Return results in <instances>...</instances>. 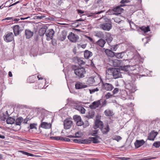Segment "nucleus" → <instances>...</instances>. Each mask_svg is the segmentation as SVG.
I'll use <instances>...</instances> for the list:
<instances>
[{
    "label": "nucleus",
    "mask_w": 160,
    "mask_h": 160,
    "mask_svg": "<svg viewBox=\"0 0 160 160\" xmlns=\"http://www.w3.org/2000/svg\"><path fill=\"white\" fill-rule=\"evenodd\" d=\"M72 69L74 71V73L78 78H84L86 73V71L85 68L81 66L72 65L71 67Z\"/></svg>",
    "instance_id": "1"
},
{
    "label": "nucleus",
    "mask_w": 160,
    "mask_h": 160,
    "mask_svg": "<svg viewBox=\"0 0 160 160\" xmlns=\"http://www.w3.org/2000/svg\"><path fill=\"white\" fill-rule=\"evenodd\" d=\"M106 74L112 75L114 79L121 78L122 76L121 70L114 68H109L106 71Z\"/></svg>",
    "instance_id": "2"
},
{
    "label": "nucleus",
    "mask_w": 160,
    "mask_h": 160,
    "mask_svg": "<svg viewBox=\"0 0 160 160\" xmlns=\"http://www.w3.org/2000/svg\"><path fill=\"white\" fill-rule=\"evenodd\" d=\"M99 20H102V23L99 25V28L104 31H109L112 27L111 22L107 20L108 19L107 18H101Z\"/></svg>",
    "instance_id": "3"
},
{
    "label": "nucleus",
    "mask_w": 160,
    "mask_h": 160,
    "mask_svg": "<svg viewBox=\"0 0 160 160\" xmlns=\"http://www.w3.org/2000/svg\"><path fill=\"white\" fill-rule=\"evenodd\" d=\"M44 33L42 34H43L45 33V35L47 36V39L48 41H49L52 39L53 36L54 34V32L53 29H50L47 31L44 30ZM42 36V35H40Z\"/></svg>",
    "instance_id": "4"
},
{
    "label": "nucleus",
    "mask_w": 160,
    "mask_h": 160,
    "mask_svg": "<svg viewBox=\"0 0 160 160\" xmlns=\"http://www.w3.org/2000/svg\"><path fill=\"white\" fill-rule=\"evenodd\" d=\"M3 39L4 41L7 42H11L13 41L14 38L13 33L9 32L3 36Z\"/></svg>",
    "instance_id": "5"
},
{
    "label": "nucleus",
    "mask_w": 160,
    "mask_h": 160,
    "mask_svg": "<svg viewBox=\"0 0 160 160\" xmlns=\"http://www.w3.org/2000/svg\"><path fill=\"white\" fill-rule=\"evenodd\" d=\"M124 6L125 5H122L113 7L112 9V10L114 12L113 14L116 15H118L120 14L124 10L122 8H121V7Z\"/></svg>",
    "instance_id": "6"
},
{
    "label": "nucleus",
    "mask_w": 160,
    "mask_h": 160,
    "mask_svg": "<svg viewBox=\"0 0 160 160\" xmlns=\"http://www.w3.org/2000/svg\"><path fill=\"white\" fill-rule=\"evenodd\" d=\"M68 39L71 42H75L78 39L79 37L78 35L71 32L68 36Z\"/></svg>",
    "instance_id": "7"
},
{
    "label": "nucleus",
    "mask_w": 160,
    "mask_h": 160,
    "mask_svg": "<svg viewBox=\"0 0 160 160\" xmlns=\"http://www.w3.org/2000/svg\"><path fill=\"white\" fill-rule=\"evenodd\" d=\"M102 86L103 89L107 91H111L114 88L113 85L108 83L102 82Z\"/></svg>",
    "instance_id": "8"
},
{
    "label": "nucleus",
    "mask_w": 160,
    "mask_h": 160,
    "mask_svg": "<svg viewBox=\"0 0 160 160\" xmlns=\"http://www.w3.org/2000/svg\"><path fill=\"white\" fill-rule=\"evenodd\" d=\"M14 35L16 36L19 35L23 31V29L20 28L18 25H16L12 27Z\"/></svg>",
    "instance_id": "9"
},
{
    "label": "nucleus",
    "mask_w": 160,
    "mask_h": 160,
    "mask_svg": "<svg viewBox=\"0 0 160 160\" xmlns=\"http://www.w3.org/2000/svg\"><path fill=\"white\" fill-rule=\"evenodd\" d=\"M101 105V100H98L92 102V104L89 106V108L92 109H95L99 107Z\"/></svg>",
    "instance_id": "10"
},
{
    "label": "nucleus",
    "mask_w": 160,
    "mask_h": 160,
    "mask_svg": "<svg viewBox=\"0 0 160 160\" xmlns=\"http://www.w3.org/2000/svg\"><path fill=\"white\" fill-rule=\"evenodd\" d=\"M72 124V122L69 119H66L64 121V125L65 129H69Z\"/></svg>",
    "instance_id": "11"
},
{
    "label": "nucleus",
    "mask_w": 160,
    "mask_h": 160,
    "mask_svg": "<svg viewBox=\"0 0 160 160\" xmlns=\"http://www.w3.org/2000/svg\"><path fill=\"white\" fill-rule=\"evenodd\" d=\"M158 134V132H155L154 130H152L149 133L148 139L150 140L153 141Z\"/></svg>",
    "instance_id": "12"
},
{
    "label": "nucleus",
    "mask_w": 160,
    "mask_h": 160,
    "mask_svg": "<svg viewBox=\"0 0 160 160\" xmlns=\"http://www.w3.org/2000/svg\"><path fill=\"white\" fill-rule=\"evenodd\" d=\"M103 125V122L97 119L95 122V125L93 126V128L95 129H97L98 128H101Z\"/></svg>",
    "instance_id": "13"
},
{
    "label": "nucleus",
    "mask_w": 160,
    "mask_h": 160,
    "mask_svg": "<svg viewBox=\"0 0 160 160\" xmlns=\"http://www.w3.org/2000/svg\"><path fill=\"white\" fill-rule=\"evenodd\" d=\"M75 86L76 89H77L84 88L88 87V86L85 85L84 83L79 82H77L75 84Z\"/></svg>",
    "instance_id": "14"
},
{
    "label": "nucleus",
    "mask_w": 160,
    "mask_h": 160,
    "mask_svg": "<svg viewBox=\"0 0 160 160\" xmlns=\"http://www.w3.org/2000/svg\"><path fill=\"white\" fill-rule=\"evenodd\" d=\"M100 129L102 132L104 134H107L110 130L109 126L108 125L106 126H103V125Z\"/></svg>",
    "instance_id": "15"
},
{
    "label": "nucleus",
    "mask_w": 160,
    "mask_h": 160,
    "mask_svg": "<svg viewBox=\"0 0 160 160\" xmlns=\"http://www.w3.org/2000/svg\"><path fill=\"white\" fill-rule=\"evenodd\" d=\"M106 43V42L105 40L102 38H100L95 42V44L101 48H103Z\"/></svg>",
    "instance_id": "16"
},
{
    "label": "nucleus",
    "mask_w": 160,
    "mask_h": 160,
    "mask_svg": "<svg viewBox=\"0 0 160 160\" xmlns=\"http://www.w3.org/2000/svg\"><path fill=\"white\" fill-rule=\"evenodd\" d=\"M145 142L143 140H137L134 142V145L136 148H138L142 145Z\"/></svg>",
    "instance_id": "17"
},
{
    "label": "nucleus",
    "mask_w": 160,
    "mask_h": 160,
    "mask_svg": "<svg viewBox=\"0 0 160 160\" xmlns=\"http://www.w3.org/2000/svg\"><path fill=\"white\" fill-rule=\"evenodd\" d=\"M89 139L91 141V142H92L93 143H99L100 142V141L99 140V139H100L101 138L99 136L96 135L95 137H89Z\"/></svg>",
    "instance_id": "18"
},
{
    "label": "nucleus",
    "mask_w": 160,
    "mask_h": 160,
    "mask_svg": "<svg viewBox=\"0 0 160 160\" xmlns=\"http://www.w3.org/2000/svg\"><path fill=\"white\" fill-rule=\"evenodd\" d=\"M33 32L28 29H26L25 31V35L27 39L31 38L33 36Z\"/></svg>",
    "instance_id": "19"
},
{
    "label": "nucleus",
    "mask_w": 160,
    "mask_h": 160,
    "mask_svg": "<svg viewBox=\"0 0 160 160\" xmlns=\"http://www.w3.org/2000/svg\"><path fill=\"white\" fill-rule=\"evenodd\" d=\"M105 52L108 57H113L115 56V53L112 50L107 49L105 50Z\"/></svg>",
    "instance_id": "20"
},
{
    "label": "nucleus",
    "mask_w": 160,
    "mask_h": 160,
    "mask_svg": "<svg viewBox=\"0 0 160 160\" xmlns=\"http://www.w3.org/2000/svg\"><path fill=\"white\" fill-rule=\"evenodd\" d=\"M67 32L65 31H62L61 34L59 37V40L61 41H63L66 38Z\"/></svg>",
    "instance_id": "21"
},
{
    "label": "nucleus",
    "mask_w": 160,
    "mask_h": 160,
    "mask_svg": "<svg viewBox=\"0 0 160 160\" xmlns=\"http://www.w3.org/2000/svg\"><path fill=\"white\" fill-rule=\"evenodd\" d=\"M75 109L80 112L81 113L84 114L85 112V109L80 105H76L75 107Z\"/></svg>",
    "instance_id": "22"
},
{
    "label": "nucleus",
    "mask_w": 160,
    "mask_h": 160,
    "mask_svg": "<svg viewBox=\"0 0 160 160\" xmlns=\"http://www.w3.org/2000/svg\"><path fill=\"white\" fill-rule=\"evenodd\" d=\"M40 126L43 128H49L51 127V124L49 123L43 122L41 123Z\"/></svg>",
    "instance_id": "23"
},
{
    "label": "nucleus",
    "mask_w": 160,
    "mask_h": 160,
    "mask_svg": "<svg viewBox=\"0 0 160 160\" xmlns=\"http://www.w3.org/2000/svg\"><path fill=\"white\" fill-rule=\"evenodd\" d=\"M113 40V38L111 36V35L108 33L106 35V41L109 44L111 43Z\"/></svg>",
    "instance_id": "24"
},
{
    "label": "nucleus",
    "mask_w": 160,
    "mask_h": 160,
    "mask_svg": "<svg viewBox=\"0 0 160 160\" xmlns=\"http://www.w3.org/2000/svg\"><path fill=\"white\" fill-rule=\"evenodd\" d=\"M105 115L107 117H111L114 115L112 111L110 109H107L104 112Z\"/></svg>",
    "instance_id": "25"
},
{
    "label": "nucleus",
    "mask_w": 160,
    "mask_h": 160,
    "mask_svg": "<svg viewBox=\"0 0 160 160\" xmlns=\"http://www.w3.org/2000/svg\"><path fill=\"white\" fill-rule=\"evenodd\" d=\"M95 114L94 111L93 110H91L89 111L88 114L86 115V117L88 118H92L94 117Z\"/></svg>",
    "instance_id": "26"
},
{
    "label": "nucleus",
    "mask_w": 160,
    "mask_h": 160,
    "mask_svg": "<svg viewBox=\"0 0 160 160\" xmlns=\"http://www.w3.org/2000/svg\"><path fill=\"white\" fill-rule=\"evenodd\" d=\"M92 53L88 50H85L84 52V57L86 59H88L92 56Z\"/></svg>",
    "instance_id": "27"
},
{
    "label": "nucleus",
    "mask_w": 160,
    "mask_h": 160,
    "mask_svg": "<svg viewBox=\"0 0 160 160\" xmlns=\"http://www.w3.org/2000/svg\"><path fill=\"white\" fill-rule=\"evenodd\" d=\"M15 121L14 118L9 117V116L6 120V122L8 124H13Z\"/></svg>",
    "instance_id": "28"
},
{
    "label": "nucleus",
    "mask_w": 160,
    "mask_h": 160,
    "mask_svg": "<svg viewBox=\"0 0 160 160\" xmlns=\"http://www.w3.org/2000/svg\"><path fill=\"white\" fill-rule=\"evenodd\" d=\"M120 61L118 60H115L112 61V64L114 67H119L121 66Z\"/></svg>",
    "instance_id": "29"
},
{
    "label": "nucleus",
    "mask_w": 160,
    "mask_h": 160,
    "mask_svg": "<svg viewBox=\"0 0 160 160\" xmlns=\"http://www.w3.org/2000/svg\"><path fill=\"white\" fill-rule=\"evenodd\" d=\"M37 79L36 76L35 75H33L30 76L28 79V81L30 83H33Z\"/></svg>",
    "instance_id": "30"
},
{
    "label": "nucleus",
    "mask_w": 160,
    "mask_h": 160,
    "mask_svg": "<svg viewBox=\"0 0 160 160\" xmlns=\"http://www.w3.org/2000/svg\"><path fill=\"white\" fill-rule=\"evenodd\" d=\"M23 121V118L21 117H19L16 119L15 122L16 125L20 126Z\"/></svg>",
    "instance_id": "31"
},
{
    "label": "nucleus",
    "mask_w": 160,
    "mask_h": 160,
    "mask_svg": "<svg viewBox=\"0 0 160 160\" xmlns=\"http://www.w3.org/2000/svg\"><path fill=\"white\" fill-rule=\"evenodd\" d=\"M9 115L8 113V111H6L5 113H2V116H1V119L2 121H5L7 117H8Z\"/></svg>",
    "instance_id": "32"
},
{
    "label": "nucleus",
    "mask_w": 160,
    "mask_h": 160,
    "mask_svg": "<svg viewBox=\"0 0 160 160\" xmlns=\"http://www.w3.org/2000/svg\"><path fill=\"white\" fill-rule=\"evenodd\" d=\"M95 82L94 77H89L87 81V83L90 85L93 84Z\"/></svg>",
    "instance_id": "33"
},
{
    "label": "nucleus",
    "mask_w": 160,
    "mask_h": 160,
    "mask_svg": "<svg viewBox=\"0 0 160 160\" xmlns=\"http://www.w3.org/2000/svg\"><path fill=\"white\" fill-rule=\"evenodd\" d=\"M140 29L144 32H147L149 31H150V29L149 26L146 27L144 26H143L142 27L139 28Z\"/></svg>",
    "instance_id": "34"
},
{
    "label": "nucleus",
    "mask_w": 160,
    "mask_h": 160,
    "mask_svg": "<svg viewBox=\"0 0 160 160\" xmlns=\"http://www.w3.org/2000/svg\"><path fill=\"white\" fill-rule=\"evenodd\" d=\"M124 53L123 52H121L120 53H115V56L117 58L119 59L122 58L124 56Z\"/></svg>",
    "instance_id": "35"
},
{
    "label": "nucleus",
    "mask_w": 160,
    "mask_h": 160,
    "mask_svg": "<svg viewBox=\"0 0 160 160\" xmlns=\"http://www.w3.org/2000/svg\"><path fill=\"white\" fill-rule=\"evenodd\" d=\"M95 36L101 38H103L104 37V34L101 31L97 32L95 34Z\"/></svg>",
    "instance_id": "36"
},
{
    "label": "nucleus",
    "mask_w": 160,
    "mask_h": 160,
    "mask_svg": "<svg viewBox=\"0 0 160 160\" xmlns=\"http://www.w3.org/2000/svg\"><path fill=\"white\" fill-rule=\"evenodd\" d=\"M80 144H87L89 143H91V141L90 140V139H83L81 140L80 141Z\"/></svg>",
    "instance_id": "37"
},
{
    "label": "nucleus",
    "mask_w": 160,
    "mask_h": 160,
    "mask_svg": "<svg viewBox=\"0 0 160 160\" xmlns=\"http://www.w3.org/2000/svg\"><path fill=\"white\" fill-rule=\"evenodd\" d=\"M73 119L77 123V122L81 120V118L80 116H78V115H75L73 116Z\"/></svg>",
    "instance_id": "38"
},
{
    "label": "nucleus",
    "mask_w": 160,
    "mask_h": 160,
    "mask_svg": "<svg viewBox=\"0 0 160 160\" xmlns=\"http://www.w3.org/2000/svg\"><path fill=\"white\" fill-rule=\"evenodd\" d=\"M153 146L156 148H158L160 147V141L155 142L153 144Z\"/></svg>",
    "instance_id": "39"
},
{
    "label": "nucleus",
    "mask_w": 160,
    "mask_h": 160,
    "mask_svg": "<svg viewBox=\"0 0 160 160\" xmlns=\"http://www.w3.org/2000/svg\"><path fill=\"white\" fill-rule=\"evenodd\" d=\"M50 138L53 139L55 140H61L62 139V137L59 136H55V137H51Z\"/></svg>",
    "instance_id": "40"
},
{
    "label": "nucleus",
    "mask_w": 160,
    "mask_h": 160,
    "mask_svg": "<svg viewBox=\"0 0 160 160\" xmlns=\"http://www.w3.org/2000/svg\"><path fill=\"white\" fill-rule=\"evenodd\" d=\"M121 69L122 70L127 72L128 71L129 67L128 66H121L120 67Z\"/></svg>",
    "instance_id": "41"
},
{
    "label": "nucleus",
    "mask_w": 160,
    "mask_h": 160,
    "mask_svg": "<svg viewBox=\"0 0 160 160\" xmlns=\"http://www.w3.org/2000/svg\"><path fill=\"white\" fill-rule=\"evenodd\" d=\"M77 61L79 65H84L85 63V62H84L82 60L79 58L77 59Z\"/></svg>",
    "instance_id": "42"
},
{
    "label": "nucleus",
    "mask_w": 160,
    "mask_h": 160,
    "mask_svg": "<svg viewBox=\"0 0 160 160\" xmlns=\"http://www.w3.org/2000/svg\"><path fill=\"white\" fill-rule=\"evenodd\" d=\"M76 124L78 126H81L82 125H84V122L81 119V120L77 122L76 123Z\"/></svg>",
    "instance_id": "43"
},
{
    "label": "nucleus",
    "mask_w": 160,
    "mask_h": 160,
    "mask_svg": "<svg viewBox=\"0 0 160 160\" xmlns=\"http://www.w3.org/2000/svg\"><path fill=\"white\" fill-rule=\"evenodd\" d=\"M155 157H152V158H147L146 157L144 158H143L139 159H137L136 160H150L151 159H154L155 158Z\"/></svg>",
    "instance_id": "44"
},
{
    "label": "nucleus",
    "mask_w": 160,
    "mask_h": 160,
    "mask_svg": "<svg viewBox=\"0 0 160 160\" xmlns=\"http://www.w3.org/2000/svg\"><path fill=\"white\" fill-rule=\"evenodd\" d=\"M99 90L98 88H94L92 89H89L90 93V94H92L96 91H98Z\"/></svg>",
    "instance_id": "45"
},
{
    "label": "nucleus",
    "mask_w": 160,
    "mask_h": 160,
    "mask_svg": "<svg viewBox=\"0 0 160 160\" xmlns=\"http://www.w3.org/2000/svg\"><path fill=\"white\" fill-rule=\"evenodd\" d=\"M37 124L33 123V124H31L30 125V129H37V127H36V125Z\"/></svg>",
    "instance_id": "46"
},
{
    "label": "nucleus",
    "mask_w": 160,
    "mask_h": 160,
    "mask_svg": "<svg viewBox=\"0 0 160 160\" xmlns=\"http://www.w3.org/2000/svg\"><path fill=\"white\" fill-rule=\"evenodd\" d=\"M112 97V95L110 92H108L106 95H105V98L106 99H108Z\"/></svg>",
    "instance_id": "47"
},
{
    "label": "nucleus",
    "mask_w": 160,
    "mask_h": 160,
    "mask_svg": "<svg viewBox=\"0 0 160 160\" xmlns=\"http://www.w3.org/2000/svg\"><path fill=\"white\" fill-rule=\"evenodd\" d=\"M117 49V45L112 46V47L111 49L113 51H116Z\"/></svg>",
    "instance_id": "48"
},
{
    "label": "nucleus",
    "mask_w": 160,
    "mask_h": 160,
    "mask_svg": "<svg viewBox=\"0 0 160 160\" xmlns=\"http://www.w3.org/2000/svg\"><path fill=\"white\" fill-rule=\"evenodd\" d=\"M121 139L122 138L121 137L119 136H117L116 137H114V139L115 140L118 141L119 140H121Z\"/></svg>",
    "instance_id": "49"
},
{
    "label": "nucleus",
    "mask_w": 160,
    "mask_h": 160,
    "mask_svg": "<svg viewBox=\"0 0 160 160\" xmlns=\"http://www.w3.org/2000/svg\"><path fill=\"white\" fill-rule=\"evenodd\" d=\"M62 139L61 140V141H63L65 142H69L70 141V139L67 138H63L62 137Z\"/></svg>",
    "instance_id": "50"
},
{
    "label": "nucleus",
    "mask_w": 160,
    "mask_h": 160,
    "mask_svg": "<svg viewBox=\"0 0 160 160\" xmlns=\"http://www.w3.org/2000/svg\"><path fill=\"white\" fill-rule=\"evenodd\" d=\"M119 91V89L118 88H115L113 91V94H115L116 93H117Z\"/></svg>",
    "instance_id": "51"
},
{
    "label": "nucleus",
    "mask_w": 160,
    "mask_h": 160,
    "mask_svg": "<svg viewBox=\"0 0 160 160\" xmlns=\"http://www.w3.org/2000/svg\"><path fill=\"white\" fill-rule=\"evenodd\" d=\"M89 125V123L88 121H86L85 122L84 124L83 125V127L86 128Z\"/></svg>",
    "instance_id": "52"
},
{
    "label": "nucleus",
    "mask_w": 160,
    "mask_h": 160,
    "mask_svg": "<svg viewBox=\"0 0 160 160\" xmlns=\"http://www.w3.org/2000/svg\"><path fill=\"white\" fill-rule=\"evenodd\" d=\"M45 17V16L44 15H42L41 16H37L35 17L36 19H41L44 18Z\"/></svg>",
    "instance_id": "53"
},
{
    "label": "nucleus",
    "mask_w": 160,
    "mask_h": 160,
    "mask_svg": "<svg viewBox=\"0 0 160 160\" xmlns=\"http://www.w3.org/2000/svg\"><path fill=\"white\" fill-rule=\"evenodd\" d=\"M18 152H19L22 153L23 154H24V155L28 156V152H24V151H22V150H19L18 151Z\"/></svg>",
    "instance_id": "54"
},
{
    "label": "nucleus",
    "mask_w": 160,
    "mask_h": 160,
    "mask_svg": "<svg viewBox=\"0 0 160 160\" xmlns=\"http://www.w3.org/2000/svg\"><path fill=\"white\" fill-rule=\"evenodd\" d=\"M130 2L129 0H122L120 2V3H123L125 2Z\"/></svg>",
    "instance_id": "55"
},
{
    "label": "nucleus",
    "mask_w": 160,
    "mask_h": 160,
    "mask_svg": "<svg viewBox=\"0 0 160 160\" xmlns=\"http://www.w3.org/2000/svg\"><path fill=\"white\" fill-rule=\"evenodd\" d=\"M106 105V100H104L103 102H102V105L100 106L101 107L105 106Z\"/></svg>",
    "instance_id": "56"
},
{
    "label": "nucleus",
    "mask_w": 160,
    "mask_h": 160,
    "mask_svg": "<svg viewBox=\"0 0 160 160\" xmlns=\"http://www.w3.org/2000/svg\"><path fill=\"white\" fill-rule=\"evenodd\" d=\"M80 137L78 132H76L75 134V136H74V138H79Z\"/></svg>",
    "instance_id": "57"
},
{
    "label": "nucleus",
    "mask_w": 160,
    "mask_h": 160,
    "mask_svg": "<svg viewBox=\"0 0 160 160\" xmlns=\"http://www.w3.org/2000/svg\"><path fill=\"white\" fill-rule=\"evenodd\" d=\"M81 139H74L73 140V141L75 143H80V141H81Z\"/></svg>",
    "instance_id": "58"
},
{
    "label": "nucleus",
    "mask_w": 160,
    "mask_h": 160,
    "mask_svg": "<svg viewBox=\"0 0 160 160\" xmlns=\"http://www.w3.org/2000/svg\"><path fill=\"white\" fill-rule=\"evenodd\" d=\"M98 131V130H96L94 131L93 132H92L91 133V135L92 136H94L95 134H96L97 133Z\"/></svg>",
    "instance_id": "59"
},
{
    "label": "nucleus",
    "mask_w": 160,
    "mask_h": 160,
    "mask_svg": "<svg viewBox=\"0 0 160 160\" xmlns=\"http://www.w3.org/2000/svg\"><path fill=\"white\" fill-rule=\"evenodd\" d=\"M63 0H58V2H57V3L59 5H61L63 3Z\"/></svg>",
    "instance_id": "60"
},
{
    "label": "nucleus",
    "mask_w": 160,
    "mask_h": 160,
    "mask_svg": "<svg viewBox=\"0 0 160 160\" xmlns=\"http://www.w3.org/2000/svg\"><path fill=\"white\" fill-rule=\"evenodd\" d=\"M13 18V17H8L6 18L5 19H3L2 21L6 20H11Z\"/></svg>",
    "instance_id": "61"
},
{
    "label": "nucleus",
    "mask_w": 160,
    "mask_h": 160,
    "mask_svg": "<svg viewBox=\"0 0 160 160\" xmlns=\"http://www.w3.org/2000/svg\"><path fill=\"white\" fill-rule=\"evenodd\" d=\"M86 38H88L91 42H93V39L91 38L86 36Z\"/></svg>",
    "instance_id": "62"
},
{
    "label": "nucleus",
    "mask_w": 160,
    "mask_h": 160,
    "mask_svg": "<svg viewBox=\"0 0 160 160\" xmlns=\"http://www.w3.org/2000/svg\"><path fill=\"white\" fill-rule=\"evenodd\" d=\"M78 13L82 14L84 13V11L78 9L77 10Z\"/></svg>",
    "instance_id": "63"
},
{
    "label": "nucleus",
    "mask_w": 160,
    "mask_h": 160,
    "mask_svg": "<svg viewBox=\"0 0 160 160\" xmlns=\"http://www.w3.org/2000/svg\"><path fill=\"white\" fill-rule=\"evenodd\" d=\"M121 159L122 160H127L129 159L130 158H125V157H122V158H121Z\"/></svg>",
    "instance_id": "64"
}]
</instances>
